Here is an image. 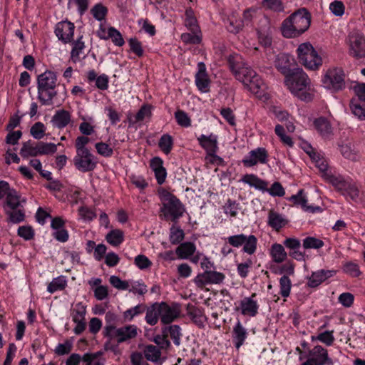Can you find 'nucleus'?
Returning <instances> with one entry per match:
<instances>
[{"mask_svg": "<svg viewBox=\"0 0 365 365\" xmlns=\"http://www.w3.org/2000/svg\"><path fill=\"white\" fill-rule=\"evenodd\" d=\"M38 98L44 106H57L61 105L66 97L65 88L59 91L56 74L51 71H46L38 76Z\"/></svg>", "mask_w": 365, "mask_h": 365, "instance_id": "f257e3e1", "label": "nucleus"}, {"mask_svg": "<svg viewBox=\"0 0 365 365\" xmlns=\"http://www.w3.org/2000/svg\"><path fill=\"white\" fill-rule=\"evenodd\" d=\"M228 63L235 78L241 81L250 92L259 97L261 96L265 86L257 73L239 56H230Z\"/></svg>", "mask_w": 365, "mask_h": 365, "instance_id": "f03ea898", "label": "nucleus"}, {"mask_svg": "<svg viewBox=\"0 0 365 365\" xmlns=\"http://www.w3.org/2000/svg\"><path fill=\"white\" fill-rule=\"evenodd\" d=\"M310 23V13L304 8L300 9L283 21L282 34L285 38L297 37L309 28Z\"/></svg>", "mask_w": 365, "mask_h": 365, "instance_id": "7ed1b4c3", "label": "nucleus"}, {"mask_svg": "<svg viewBox=\"0 0 365 365\" xmlns=\"http://www.w3.org/2000/svg\"><path fill=\"white\" fill-rule=\"evenodd\" d=\"M285 84L302 101H310L313 99L314 91L311 86L310 79L302 68H294L292 73L285 79Z\"/></svg>", "mask_w": 365, "mask_h": 365, "instance_id": "20e7f679", "label": "nucleus"}, {"mask_svg": "<svg viewBox=\"0 0 365 365\" xmlns=\"http://www.w3.org/2000/svg\"><path fill=\"white\" fill-rule=\"evenodd\" d=\"M159 195L163 203L160 211L164 217L176 222L185 212L183 205L176 196L165 190L160 191Z\"/></svg>", "mask_w": 365, "mask_h": 365, "instance_id": "39448f33", "label": "nucleus"}, {"mask_svg": "<svg viewBox=\"0 0 365 365\" xmlns=\"http://www.w3.org/2000/svg\"><path fill=\"white\" fill-rule=\"evenodd\" d=\"M3 209L7 216V220L12 223L23 221V205L21 203V195L15 190L9 192L3 204Z\"/></svg>", "mask_w": 365, "mask_h": 365, "instance_id": "423d86ee", "label": "nucleus"}, {"mask_svg": "<svg viewBox=\"0 0 365 365\" xmlns=\"http://www.w3.org/2000/svg\"><path fill=\"white\" fill-rule=\"evenodd\" d=\"M297 53L300 62L309 69H317L322 63V58L309 42L301 43L297 49Z\"/></svg>", "mask_w": 365, "mask_h": 365, "instance_id": "0eeeda50", "label": "nucleus"}, {"mask_svg": "<svg viewBox=\"0 0 365 365\" xmlns=\"http://www.w3.org/2000/svg\"><path fill=\"white\" fill-rule=\"evenodd\" d=\"M104 334L110 340L120 344L135 338L137 335V327L135 325H127L120 328L112 325L106 326L104 329Z\"/></svg>", "mask_w": 365, "mask_h": 365, "instance_id": "6e6552de", "label": "nucleus"}, {"mask_svg": "<svg viewBox=\"0 0 365 365\" xmlns=\"http://www.w3.org/2000/svg\"><path fill=\"white\" fill-rule=\"evenodd\" d=\"M227 242L234 247H243V251L249 255H252L257 249V240L255 235L247 236L244 234L232 235L227 237Z\"/></svg>", "mask_w": 365, "mask_h": 365, "instance_id": "1a4fd4ad", "label": "nucleus"}, {"mask_svg": "<svg viewBox=\"0 0 365 365\" xmlns=\"http://www.w3.org/2000/svg\"><path fill=\"white\" fill-rule=\"evenodd\" d=\"M324 87L334 91H339L344 88V73L341 68H335L329 69L323 79Z\"/></svg>", "mask_w": 365, "mask_h": 365, "instance_id": "9d476101", "label": "nucleus"}, {"mask_svg": "<svg viewBox=\"0 0 365 365\" xmlns=\"http://www.w3.org/2000/svg\"><path fill=\"white\" fill-rule=\"evenodd\" d=\"M333 360L329 356L328 351L321 345L314 346L309 351V358L302 365H333Z\"/></svg>", "mask_w": 365, "mask_h": 365, "instance_id": "9b49d317", "label": "nucleus"}, {"mask_svg": "<svg viewBox=\"0 0 365 365\" xmlns=\"http://www.w3.org/2000/svg\"><path fill=\"white\" fill-rule=\"evenodd\" d=\"M73 163L76 168L83 173L93 170L97 164L95 156L89 150L76 153Z\"/></svg>", "mask_w": 365, "mask_h": 365, "instance_id": "f8f14e48", "label": "nucleus"}, {"mask_svg": "<svg viewBox=\"0 0 365 365\" xmlns=\"http://www.w3.org/2000/svg\"><path fill=\"white\" fill-rule=\"evenodd\" d=\"M349 53L355 58L365 56V37L357 31H352L348 36Z\"/></svg>", "mask_w": 365, "mask_h": 365, "instance_id": "ddd939ff", "label": "nucleus"}, {"mask_svg": "<svg viewBox=\"0 0 365 365\" xmlns=\"http://www.w3.org/2000/svg\"><path fill=\"white\" fill-rule=\"evenodd\" d=\"M181 313L180 305L173 303L171 305L160 302V321L164 324H168L178 318Z\"/></svg>", "mask_w": 365, "mask_h": 365, "instance_id": "4468645a", "label": "nucleus"}, {"mask_svg": "<svg viewBox=\"0 0 365 365\" xmlns=\"http://www.w3.org/2000/svg\"><path fill=\"white\" fill-rule=\"evenodd\" d=\"M225 278V276L222 272L206 270L195 277V283L198 287L202 288L210 284H220Z\"/></svg>", "mask_w": 365, "mask_h": 365, "instance_id": "2eb2a0df", "label": "nucleus"}, {"mask_svg": "<svg viewBox=\"0 0 365 365\" xmlns=\"http://www.w3.org/2000/svg\"><path fill=\"white\" fill-rule=\"evenodd\" d=\"M268 153L264 148H257L249 152L242 160L246 167H253L257 163L266 164L268 161Z\"/></svg>", "mask_w": 365, "mask_h": 365, "instance_id": "dca6fc26", "label": "nucleus"}, {"mask_svg": "<svg viewBox=\"0 0 365 365\" xmlns=\"http://www.w3.org/2000/svg\"><path fill=\"white\" fill-rule=\"evenodd\" d=\"M75 26L73 23L63 21L58 22L55 28V34L63 43H70L73 36Z\"/></svg>", "mask_w": 365, "mask_h": 365, "instance_id": "f3484780", "label": "nucleus"}, {"mask_svg": "<svg viewBox=\"0 0 365 365\" xmlns=\"http://www.w3.org/2000/svg\"><path fill=\"white\" fill-rule=\"evenodd\" d=\"M256 295L255 293H253L250 297L243 298L240 302V307L235 309V311L240 310L241 314L244 316L255 317L258 314L259 309V304L254 299Z\"/></svg>", "mask_w": 365, "mask_h": 365, "instance_id": "a211bd4d", "label": "nucleus"}, {"mask_svg": "<svg viewBox=\"0 0 365 365\" xmlns=\"http://www.w3.org/2000/svg\"><path fill=\"white\" fill-rule=\"evenodd\" d=\"M200 145L205 150L207 155L217 153L218 150L217 136L213 133L209 135H200L197 138Z\"/></svg>", "mask_w": 365, "mask_h": 365, "instance_id": "6ab92c4d", "label": "nucleus"}, {"mask_svg": "<svg viewBox=\"0 0 365 365\" xmlns=\"http://www.w3.org/2000/svg\"><path fill=\"white\" fill-rule=\"evenodd\" d=\"M198 71L195 75V83L197 88L202 92H207L210 86V79L206 73V67L204 63L197 64Z\"/></svg>", "mask_w": 365, "mask_h": 365, "instance_id": "aec40b11", "label": "nucleus"}, {"mask_svg": "<svg viewBox=\"0 0 365 365\" xmlns=\"http://www.w3.org/2000/svg\"><path fill=\"white\" fill-rule=\"evenodd\" d=\"M335 273L336 272L334 270L326 269H320L317 272H314L308 279L307 285L309 287L315 288L327 279L334 276Z\"/></svg>", "mask_w": 365, "mask_h": 365, "instance_id": "412c9836", "label": "nucleus"}, {"mask_svg": "<svg viewBox=\"0 0 365 365\" xmlns=\"http://www.w3.org/2000/svg\"><path fill=\"white\" fill-rule=\"evenodd\" d=\"M289 201L295 205H300L301 207L306 212L314 213L322 210L319 206L307 205V199L304 195V190H299L297 195H292Z\"/></svg>", "mask_w": 365, "mask_h": 365, "instance_id": "4be33fe9", "label": "nucleus"}, {"mask_svg": "<svg viewBox=\"0 0 365 365\" xmlns=\"http://www.w3.org/2000/svg\"><path fill=\"white\" fill-rule=\"evenodd\" d=\"M314 125L315 129L319 135L328 139L333 135V129L330 122L324 117H319L314 120Z\"/></svg>", "mask_w": 365, "mask_h": 365, "instance_id": "5701e85b", "label": "nucleus"}, {"mask_svg": "<svg viewBox=\"0 0 365 365\" xmlns=\"http://www.w3.org/2000/svg\"><path fill=\"white\" fill-rule=\"evenodd\" d=\"M247 336V329L238 320L232 330V341L237 349H239L243 345Z\"/></svg>", "mask_w": 365, "mask_h": 365, "instance_id": "b1692460", "label": "nucleus"}, {"mask_svg": "<svg viewBox=\"0 0 365 365\" xmlns=\"http://www.w3.org/2000/svg\"><path fill=\"white\" fill-rule=\"evenodd\" d=\"M71 121V113L64 109L56 110L51 120L53 125L58 128L66 127Z\"/></svg>", "mask_w": 365, "mask_h": 365, "instance_id": "393cba45", "label": "nucleus"}, {"mask_svg": "<svg viewBox=\"0 0 365 365\" xmlns=\"http://www.w3.org/2000/svg\"><path fill=\"white\" fill-rule=\"evenodd\" d=\"M322 178L327 182L331 183L336 190L341 192V193L346 188V186L349 182V180H346L343 176L340 175H334L331 173H324L322 175Z\"/></svg>", "mask_w": 365, "mask_h": 365, "instance_id": "a878e982", "label": "nucleus"}, {"mask_svg": "<svg viewBox=\"0 0 365 365\" xmlns=\"http://www.w3.org/2000/svg\"><path fill=\"white\" fill-rule=\"evenodd\" d=\"M145 311L146 322L151 326L155 325L160 318V303L155 302L149 307L146 306Z\"/></svg>", "mask_w": 365, "mask_h": 365, "instance_id": "bb28decb", "label": "nucleus"}, {"mask_svg": "<svg viewBox=\"0 0 365 365\" xmlns=\"http://www.w3.org/2000/svg\"><path fill=\"white\" fill-rule=\"evenodd\" d=\"M276 67L283 75L285 76V79L292 73L294 70L291 68L289 57L286 54H281L277 56Z\"/></svg>", "mask_w": 365, "mask_h": 365, "instance_id": "cd10ccee", "label": "nucleus"}, {"mask_svg": "<svg viewBox=\"0 0 365 365\" xmlns=\"http://www.w3.org/2000/svg\"><path fill=\"white\" fill-rule=\"evenodd\" d=\"M242 182L248 184L251 187H254L257 190L264 192L268 186V182L259 178L253 174H247L243 176Z\"/></svg>", "mask_w": 365, "mask_h": 365, "instance_id": "c85d7f7f", "label": "nucleus"}, {"mask_svg": "<svg viewBox=\"0 0 365 365\" xmlns=\"http://www.w3.org/2000/svg\"><path fill=\"white\" fill-rule=\"evenodd\" d=\"M307 153L314 162L315 165L319 168L322 173V176L324 173H330V172L327 171L328 163L323 157L315 152L312 148H311V150H308Z\"/></svg>", "mask_w": 365, "mask_h": 365, "instance_id": "c756f323", "label": "nucleus"}, {"mask_svg": "<svg viewBox=\"0 0 365 365\" xmlns=\"http://www.w3.org/2000/svg\"><path fill=\"white\" fill-rule=\"evenodd\" d=\"M287 223V220L284 219L281 215L273 210L269 211L268 216V224L270 227L275 229L276 230H279Z\"/></svg>", "mask_w": 365, "mask_h": 365, "instance_id": "7c9ffc66", "label": "nucleus"}, {"mask_svg": "<svg viewBox=\"0 0 365 365\" xmlns=\"http://www.w3.org/2000/svg\"><path fill=\"white\" fill-rule=\"evenodd\" d=\"M106 240L110 245L118 247L124 240V232L119 229L112 230L106 235Z\"/></svg>", "mask_w": 365, "mask_h": 365, "instance_id": "2f4dec72", "label": "nucleus"}, {"mask_svg": "<svg viewBox=\"0 0 365 365\" xmlns=\"http://www.w3.org/2000/svg\"><path fill=\"white\" fill-rule=\"evenodd\" d=\"M195 251V245L192 242H184L176 249V254L180 259H187L192 255Z\"/></svg>", "mask_w": 365, "mask_h": 365, "instance_id": "473e14b6", "label": "nucleus"}, {"mask_svg": "<svg viewBox=\"0 0 365 365\" xmlns=\"http://www.w3.org/2000/svg\"><path fill=\"white\" fill-rule=\"evenodd\" d=\"M83 36H79L73 43V48L71 52V59L73 63L80 61V55L85 48V43L83 41Z\"/></svg>", "mask_w": 365, "mask_h": 365, "instance_id": "72a5a7b5", "label": "nucleus"}, {"mask_svg": "<svg viewBox=\"0 0 365 365\" xmlns=\"http://www.w3.org/2000/svg\"><path fill=\"white\" fill-rule=\"evenodd\" d=\"M270 254L273 259V261L277 263H281L284 262L287 258V252L284 247L280 244H273L270 250Z\"/></svg>", "mask_w": 365, "mask_h": 365, "instance_id": "f704fd0d", "label": "nucleus"}, {"mask_svg": "<svg viewBox=\"0 0 365 365\" xmlns=\"http://www.w3.org/2000/svg\"><path fill=\"white\" fill-rule=\"evenodd\" d=\"M143 354L145 359L152 362H157L161 356L160 349L153 344L145 346Z\"/></svg>", "mask_w": 365, "mask_h": 365, "instance_id": "c9c22d12", "label": "nucleus"}, {"mask_svg": "<svg viewBox=\"0 0 365 365\" xmlns=\"http://www.w3.org/2000/svg\"><path fill=\"white\" fill-rule=\"evenodd\" d=\"M67 285V281L63 276H59L53 279L48 284L47 291L50 293H54L58 290H63Z\"/></svg>", "mask_w": 365, "mask_h": 365, "instance_id": "e433bc0d", "label": "nucleus"}, {"mask_svg": "<svg viewBox=\"0 0 365 365\" xmlns=\"http://www.w3.org/2000/svg\"><path fill=\"white\" fill-rule=\"evenodd\" d=\"M101 351L91 354L86 353L82 356V361L85 362L86 365H104V360L101 358Z\"/></svg>", "mask_w": 365, "mask_h": 365, "instance_id": "4c0bfd02", "label": "nucleus"}, {"mask_svg": "<svg viewBox=\"0 0 365 365\" xmlns=\"http://www.w3.org/2000/svg\"><path fill=\"white\" fill-rule=\"evenodd\" d=\"M151 115L150 106L145 105L143 106L138 113L133 116L128 117V122L130 125L135 124L138 122L143 120L146 117Z\"/></svg>", "mask_w": 365, "mask_h": 365, "instance_id": "58836bf2", "label": "nucleus"}, {"mask_svg": "<svg viewBox=\"0 0 365 365\" xmlns=\"http://www.w3.org/2000/svg\"><path fill=\"white\" fill-rule=\"evenodd\" d=\"M163 332L165 334H169L171 339L173 340L174 344L176 346L180 344V337L182 334L180 332V328L178 325H171L163 329Z\"/></svg>", "mask_w": 365, "mask_h": 365, "instance_id": "ea45409f", "label": "nucleus"}, {"mask_svg": "<svg viewBox=\"0 0 365 365\" xmlns=\"http://www.w3.org/2000/svg\"><path fill=\"white\" fill-rule=\"evenodd\" d=\"M18 154L23 156V146L20 148L13 147L8 148L6 151V163L11 164L12 163H19L20 162V158Z\"/></svg>", "mask_w": 365, "mask_h": 365, "instance_id": "a19ab883", "label": "nucleus"}, {"mask_svg": "<svg viewBox=\"0 0 365 365\" xmlns=\"http://www.w3.org/2000/svg\"><path fill=\"white\" fill-rule=\"evenodd\" d=\"M319 341L320 342L324 344L327 346H331L335 340L334 336V331H325L319 334L317 336H312V341Z\"/></svg>", "mask_w": 365, "mask_h": 365, "instance_id": "79ce46f5", "label": "nucleus"}, {"mask_svg": "<svg viewBox=\"0 0 365 365\" xmlns=\"http://www.w3.org/2000/svg\"><path fill=\"white\" fill-rule=\"evenodd\" d=\"M158 145L164 153H170L173 145V140L172 137L168 134L162 135L159 140Z\"/></svg>", "mask_w": 365, "mask_h": 365, "instance_id": "37998d69", "label": "nucleus"}, {"mask_svg": "<svg viewBox=\"0 0 365 365\" xmlns=\"http://www.w3.org/2000/svg\"><path fill=\"white\" fill-rule=\"evenodd\" d=\"M86 313V308L82 303H77L75 308L71 312L73 321L74 322H80V321H85V315Z\"/></svg>", "mask_w": 365, "mask_h": 365, "instance_id": "c03bdc74", "label": "nucleus"}, {"mask_svg": "<svg viewBox=\"0 0 365 365\" xmlns=\"http://www.w3.org/2000/svg\"><path fill=\"white\" fill-rule=\"evenodd\" d=\"M108 38H111L113 43L118 46H122L124 43V39L118 30L114 27H109L108 29Z\"/></svg>", "mask_w": 365, "mask_h": 365, "instance_id": "a18cd8bd", "label": "nucleus"}, {"mask_svg": "<svg viewBox=\"0 0 365 365\" xmlns=\"http://www.w3.org/2000/svg\"><path fill=\"white\" fill-rule=\"evenodd\" d=\"M262 6L266 9L274 12H282L284 11V6L282 0H263Z\"/></svg>", "mask_w": 365, "mask_h": 365, "instance_id": "49530a36", "label": "nucleus"}, {"mask_svg": "<svg viewBox=\"0 0 365 365\" xmlns=\"http://www.w3.org/2000/svg\"><path fill=\"white\" fill-rule=\"evenodd\" d=\"M184 238L183 230L175 226H172L170 229V241L173 245L180 243Z\"/></svg>", "mask_w": 365, "mask_h": 365, "instance_id": "de8ad7c7", "label": "nucleus"}, {"mask_svg": "<svg viewBox=\"0 0 365 365\" xmlns=\"http://www.w3.org/2000/svg\"><path fill=\"white\" fill-rule=\"evenodd\" d=\"M279 287H280V294L283 297H287L290 294L292 283L290 279L286 276H282L279 279Z\"/></svg>", "mask_w": 365, "mask_h": 365, "instance_id": "09e8293b", "label": "nucleus"}, {"mask_svg": "<svg viewBox=\"0 0 365 365\" xmlns=\"http://www.w3.org/2000/svg\"><path fill=\"white\" fill-rule=\"evenodd\" d=\"M276 135L280 138V140L286 145L292 147L294 142L292 139L285 134L284 127L279 124L277 125L274 128Z\"/></svg>", "mask_w": 365, "mask_h": 365, "instance_id": "8fccbe9b", "label": "nucleus"}, {"mask_svg": "<svg viewBox=\"0 0 365 365\" xmlns=\"http://www.w3.org/2000/svg\"><path fill=\"white\" fill-rule=\"evenodd\" d=\"M324 242L314 237H307L303 240L304 249H319L324 246Z\"/></svg>", "mask_w": 365, "mask_h": 365, "instance_id": "3c124183", "label": "nucleus"}, {"mask_svg": "<svg viewBox=\"0 0 365 365\" xmlns=\"http://www.w3.org/2000/svg\"><path fill=\"white\" fill-rule=\"evenodd\" d=\"M146 309V305L144 304H138L131 309L126 310L124 314V318L129 321L132 320L135 316L143 313Z\"/></svg>", "mask_w": 365, "mask_h": 365, "instance_id": "603ef678", "label": "nucleus"}, {"mask_svg": "<svg viewBox=\"0 0 365 365\" xmlns=\"http://www.w3.org/2000/svg\"><path fill=\"white\" fill-rule=\"evenodd\" d=\"M107 8L102 4H96L91 9V13L93 16L98 21H102L107 14Z\"/></svg>", "mask_w": 365, "mask_h": 365, "instance_id": "864d4df0", "label": "nucleus"}, {"mask_svg": "<svg viewBox=\"0 0 365 365\" xmlns=\"http://www.w3.org/2000/svg\"><path fill=\"white\" fill-rule=\"evenodd\" d=\"M185 26L192 31L197 30V20L194 16V12L192 9H187L185 11Z\"/></svg>", "mask_w": 365, "mask_h": 365, "instance_id": "5fc2aeb1", "label": "nucleus"}, {"mask_svg": "<svg viewBox=\"0 0 365 365\" xmlns=\"http://www.w3.org/2000/svg\"><path fill=\"white\" fill-rule=\"evenodd\" d=\"M175 118L178 125L187 128L191 125V120L187 114L181 110H178L175 113Z\"/></svg>", "mask_w": 365, "mask_h": 365, "instance_id": "6e6d98bb", "label": "nucleus"}, {"mask_svg": "<svg viewBox=\"0 0 365 365\" xmlns=\"http://www.w3.org/2000/svg\"><path fill=\"white\" fill-rule=\"evenodd\" d=\"M57 150V145L52 143L38 142V153L40 155L53 154Z\"/></svg>", "mask_w": 365, "mask_h": 365, "instance_id": "4d7b16f0", "label": "nucleus"}, {"mask_svg": "<svg viewBox=\"0 0 365 365\" xmlns=\"http://www.w3.org/2000/svg\"><path fill=\"white\" fill-rule=\"evenodd\" d=\"M342 194L349 196L353 200H356L359 196V190L355 183L349 181Z\"/></svg>", "mask_w": 365, "mask_h": 365, "instance_id": "13d9d810", "label": "nucleus"}, {"mask_svg": "<svg viewBox=\"0 0 365 365\" xmlns=\"http://www.w3.org/2000/svg\"><path fill=\"white\" fill-rule=\"evenodd\" d=\"M329 9L334 16H342L345 11V6L341 1L335 0L329 4Z\"/></svg>", "mask_w": 365, "mask_h": 365, "instance_id": "bf43d9fd", "label": "nucleus"}, {"mask_svg": "<svg viewBox=\"0 0 365 365\" xmlns=\"http://www.w3.org/2000/svg\"><path fill=\"white\" fill-rule=\"evenodd\" d=\"M95 148L97 150V153L106 158H109L113 155V150L110 148L108 144L103 142H99L96 143Z\"/></svg>", "mask_w": 365, "mask_h": 365, "instance_id": "052dcab7", "label": "nucleus"}, {"mask_svg": "<svg viewBox=\"0 0 365 365\" xmlns=\"http://www.w3.org/2000/svg\"><path fill=\"white\" fill-rule=\"evenodd\" d=\"M45 126L41 122H37L31 128V135L37 140L41 139L45 135Z\"/></svg>", "mask_w": 365, "mask_h": 365, "instance_id": "680f3d73", "label": "nucleus"}, {"mask_svg": "<svg viewBox=\"0 0 365 365\" xmlns=\"http://www.w3.org/2000/svg\"><path fill=\"white\" fill-rule=\"evenodd\" d=\"M109 282L113 287L120 290H127L130 287L128 282L121 280L118 277L115 275L110 277Z\"/></svg>", "mask_w": 365, "mask_h": 365, "instance_id": "e2e57ef3", "label": "nucleus"}, {"mask_svg": "<svg viewBox=\"0 0 365 365\" xmlns=\"http://www.w3.org/2000/svg\"><path fill=\"white\" fill-rule=\"evenodd\" d=\"M153 341L158 345L161 350H166L170 346V342L168 339V334L163 333V336L157 335L154 337Z\"/></svg>", "mask_w": 365, "mask_h": 365, "instance_id": "0e129e2a", "label": "nucleus"}, {"mask_svg": "<svg viewBox=\"0 0 365 365\" xmlns=\"http://www.w3.org/2000/svg\"><path fill=\"white\" fill-rule=\"evenodd\" d=\"M135 264L140 269H145L152 265V262L145 255H139L135 258Z\"/></svg>", "mask_w": 365, "mask_h": 365, "instance_id": "69168bd1", "label": "nucleus"}, {"mask_svg": "<svg viewBox=\"0 0 365 365\" xmlns=\"http://www.w3.org/2000/svg\"><path fill=\"white\" fill-rule=\"evenodd\" d=\"M269 192L272 196L282 197L284 195V189L279 182H274L270 188H267L265 190Z\"/></svg>", "mask_w": 365, "mask_h": 365, "instance_id": "338daca9", "label": "nucleus"}, {"mask_svg": "<svg viewBox=\"0 0 365 365\" xmlns=\"http://www.w3.org/2000/svg\"><path fill=\"white\" fill-rule=\"evenodd\" d=\"M130 48L138 56H142L143 50L141 43L136 38H131L128 40Z\"/></svg>", "mask_w": 365, "mask_h": 365, "instance_id": "774afa93", "label": "nucleus"}]
</instances>
